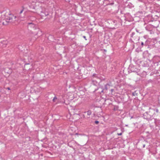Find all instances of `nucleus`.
I'll return each mask as SVG.
<instances>
[{
	"label": "nucleus",
	"mask_w": 160,
	"mask_h": 160,
	"mask_svg": "<svg viewBox=\"0 0 160 160\" xmlns=\"http://www.w3.org/2000/svg\"><path fill=\"white\" fill-rule=\"evenodd\" d=\"M154 114V110L153 109L149 108V111L143 114V117L144 119L148 120H151Z\"/></svg>",
	"instance_id": "f257e3e1"
},
{
	"label": "nucleus",
	"mask_w": 160,
	"mask_h": 160,
	"mask_svg": "<svg viewBox=\"0 0 160 160\" xmlns=\"http://www.w3.org/2000/svg\"><path fill=\"white\" fill-rule=\"evenodd\" d=\"M16 17L10 15V16L6 17V21L7 22H12L16 18Z\"/></svg>",
	"instance_id": "f03ea898"
},
{
	"label": "nucleus",
	"mask_w": 160,
	"mask_h": 160,
	"mask_svg": "<svg viewBox=\"0 0 160 160\" xmlns=\"http://www.w3.org/2000/svg\"><path fill=\"white\" fill-rule=\"evenodd\" d=\"M7 44V42L6 41H4L0 42V46L2 47L3 48L6 47Z\"/></svg>",
	"instance_id": "7ed1b4c3"
},
{
	"label": "nucleus",
	"mask_w": 160,
	"mask_h": 160,
	"mask_svg": "<svg viewBox=\"0 0 160 160\" xmlns=\"http://www.w3.org/2000/svg\"><path fill=\"white\" fill-rule=\"evenodd\" d=\"M98 78V77L97 75V74H93L91 78V80L92 82H96V81L94 80V78Z\"/></svg>",
	"instance_id": "20e7f679"
},
{
	"label": "nucleus",
	"mask_w": 160,
	"mask_h": 160,
	"mask_svg": "<svg viewBox=\"0 0 160 160\" xmlns=\"http://www.w3.org/2000/svg\"><path fill=\"white\" fill-rule=\"evenodd\" d=\"M4 71L5 72L8 74L10 73L11 72V70L8 68H6L4 69Z\"/></svg>",
	"instance_id": "39448f33"
},
{
	"label": "nucleus",
	"mask_w": 160,
	"mask_h": 160,
	"mask_svg": "<svg viewBox=\"0 0 160 160\" xmlns=\"http://www.w3.org/2000/svg\"><path fill=\"white\" fill-rule=\"evenodd\" d=\"M28 25H31V27H34V24L32 23V22H28Z\"/></svg>",
	"instance_id": "423d86ee"
},
{
	"label": "nucleus",
	"mask_w": 160,
	"mask_h": 160,
	"mask_svg": "<svg viewBox=\"0 0 160 160\" xmlns=\"http://www.w3.org/2000/svg\"><path fill=\"white\" fill-rule=\"evenodd\" d=\"M87 115H90L92 113V112L90 110H88L87 111Z\"/></svg>",
	"instance_id": "0eeeda50"
},
{
	"label": "nucleus",
	"mask_w": 160,
	"mask_h": 160,
	"mask_svg": "<svg viewBox=\"0 0 160 160\" xmlns=\"http://www.w3.org/2000/svg\"><path fill=\"white\" fill-rule=\"evenodd\" d=\"M110 86V85L108 84H106L105 86V89L107 90L108 88V87H109Z\"/></svg>",
	"instance_id": "6e6552de"
},
{
	"label": "nucleus",
	"mask_w": 160,
	"mask_h": 160,
	"mask_svg": "<svg viewBox=\"0 0 160 160\" xmlns=\"http://www.w3.org/2000/svg\"><path fill=\"white\" fill-rule=\"evenodd\" d=\"M135 33L133 32L132 33L131 37L132 38H134L135 37Z\"/></svg>",
	"instance_id": "1a4fd4ad"
},
{
	"label": "nucleus",
	"mask_w": 160,
	"mask_h": 160,
	"mask_svg": "<svg viewBox=\"0 0 160 160\" xmlns=\"http://www.w3.org/2000/svg\"><path fill=\"white\" fill-rule=\"evenodd\" d=\"M57 98H56V97H55L54 98H53V100H52V101L53 102H55V100H57Z\"/></svg>",
	"instance_id": "9d476101"
},
{
	"label": "nucleus",
	"mask_w": 160,
	"mask_h": 160,
	"mask_svg": "<svg viewBox=\"0 0 160 160\" xmlns=\"http://www.w3.org/2000/svg\"><path fill=\"white\" fill-rule=\"evenodd\" d=\"M154 110V111H155L157 113H158L159 112V110L158 109L155 108V109Z\"/></svg>",
	"instance_id": "9b49d317"
},
{
	"label": "nucleus",
	"mask_w": 160,
	"mask_h": 160,
	"mask_svg": "<svg viewBox=\"0 0 160 160\" xmlns=\"http://www.w3.org/2000/svg\"><path fill=\"white\" fill-rule=\"evenodd\" d=\"M95 123L96 124H98V123H99V122L98 121H96L95 122Z\"/></svg>",
	"instance_id": "f8f14e48"
},
{
	"label": "nucleus",
	"mask_w": 160,
	"mask_h": 160,
	"mask_svg": "<svg viewBox=\"0 0 160 160\" xmlns=\"http://www.w3.org/2000/svg\"><path fill=\"white\" fill-rule=\"evenodd\" d=\"M114 4L113 3H109L107 4V5H112Z\"/></svg>",
	"instance_id": "ddd939ff"
},
{
	"label": "nucleus",
	"mask_w": 160,
	"mask_h": 160,
	"mask_svg": "<svg viewBox=\"0 0 160 160\" xmlns=\"http://www.w3.org/2000/svg\"><path fill=\"white\" fill-rule=\"evenodd\" d=\"M23 9H22V10L20 11V13H20V14H21V13H22V12H23Z\"/></svg>",
	"instance_id": "4468645a"
},
{
	"label": "nucleus",
	"mask_w": 160,
	"mask_h": 160,
	"mask_svg": "<svg viewBox=\"0 0 160 160\" xmlns=\"http://www.w3.org/2000/svg\"><path fill=\"white\" fill-rule=\"evenodd\" d=\"M135 92H133L132 93V94L133 96H135Z\"/></svg>",
	"instance_id": "2eb2a0df"
},
{
	"label": "nucleus",
	"mask_w": 160,
	"mask_h": 160,
	"mask_svg": "<svg viewBox=\"0 0 160 160\" xmlns=\"http://www.w3.org/2000/svg\"><path fill=\"white\" fill-rule=\"evenodd\" d=\"M118 135L119 136L121 135H122V133H118Z\"/></svg>",
	"instance_id": "dca6fc26"
},
{
	"label": "nucleus",
	"mask_w": 160,
	"mask_h": 160,
	"mask_svg": "<svg viewBox=\"0 0 160 160\" xmlns=\"http://www.w3.org/2000/svg\"><path fill=\"white\" fill-rule=\"evenodd\" d=\"M145 144H143V148H145Z\"/></svg>",
	"instance_id": "f3484780"
},
{
	"label": "nucleus",
	"mask_w": 160,
	"mask_h": 160,
	"mask_svg": "<svg viewBox=\"0 0 160 160\" xmlns=\"http://www.w3.org/2000/svg\"><path fill=\"white\" fill-rule=\"evenodd\" d=\"M141 45L143 46V42H141Z\"/></svg>",
	"instance_id": "a211bd4d"
},
{
	"label": "nucleus",
	"mask_w": 160,
	"mask_h": 160,
	"mask_svg": "<svg viewBox=\"0 0 160 160\" xmlns=\"http://www.w3.org/2000/svg\"><path fill=\"white\" fill-rule=\"evenodd\" d=\"M83 38H84L86 40V37L85 36H83Z\"/></svg>",
	"instance_id": "6ab92c4d"
},
{
	"label": "nucleus",
	"mask_w": 160,
	"mask_h": 160,
	"mask_svg": "<svg viewBox=\"0 0 160 160\" xmlns=\"http://www.w3.org/2000/svg\"><path fill=\"white\" fill-rule=\"evenodd\" d=\"M7 89L9 90H10V88L9 87H8L7 88Z\"/></svg>",
	"instance_id": "aec40b11"
},
{
	"label": "nucleus",
	"mask_w": 160,
	"mask_h": 160,
	"mask_svg": "<svg viewBox=\"0 0 160 160\" xmlns=\"http://www.w3.org/2000/svg\"><path fill=\"white\" fill-rule=\"evenodd\" d=\"M113 89H112L111 90V91H112V92L113 91Z\"/></svg>",
	"instance_id": "412c9836"
},
{
	"label": "nucleus",
	"mask_w": 160,
	"mask_h": 160,
	"mask_svg": "<svg viewBox=\"0 0 160 160\" xmlns=\"http://www.w3.org/2000/svg\"><path fill=\"white\" fill-rule=\"evenodd\" d=\"M102 92H103V90H102V91H101Z\"/></svg>",
	"instance_id": "4be33fe9"
},
{
	"label": "nucleus",
	"mask_w": 160,
	"mask_h": 160,
	"mask_svg": "<svg viewBox=\"0 0 160 160\" xmlns=\"http://www.w3.org/2000/svg\"><path fill=\"white\" fill-rule=\"evenodd\" d=\"M158 62H157V63L158 64ZM157 65H158V64H157Z\"/></svg>",
	"instance_id": "5701e85b"
},
{
	"label": "nucleus",
	"mask_w": 160,
	"mask_h": 160,
	"mask_svg": "<svg viewBox=\"0 0 160 160\" xmlns=\"http://www.w3.org/2000/svg\"><path fill=\"white\" fill-rule=\"evenodd\" d=\"M4 22H3V23H2L3 24H4Z\"/></svg>",
	"instance_id": "b1692460"
}]
</instances>
